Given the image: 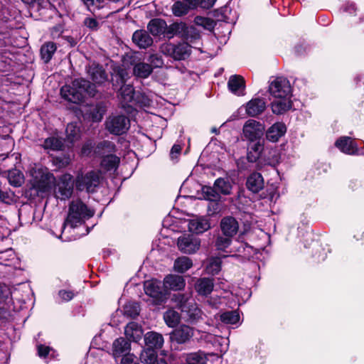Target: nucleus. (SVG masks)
<instances>
[{
	"label": "nucleus",
	"mask_w": 364,
	"mask_h": 364,
	"mask_svg": "<svg viewBox=\"0 0 364 364\" xmlns=\"http://www.w3.org/2000/svg\"><path fill=\"white\" fill-rule=\"evenodd\" d=\"M60 92L65 100L75 104L82 103L87 97L98 99L102 95L95 84L83 77L76 78L72 81L71 85L63 87Z\"/></svg>",
	"instance_id": "f257e3e1"
},
{
	"label": "nucleus",
	"mask_w": 364,
	"mask_h": 364,
	"mask_svg": "<svg viewBox=\"0 0 364 364\" xmlns=\"http://www.w3.org/2000/svg\"><path fill=\"white\" fill-rule=\"evenodd\" d=\"M94 215V210L90 209L80 199L72 201L69 205L68 215L63 224V228L65 229L67 225L75 228L85 225V220L92 218Z\"/></svg>",
	"instance_id": "f03ea898"
},
{
	"label": "nucleus",
	"mask_w": 364,
	"mask_h": 364,
	"mask_svg": "<svg viewBox=\"0 0 364 364\" xmlns=\"http://www.w3.org/2000/svg\"><path fill=\"white\" fill-rule=\"evenodd\" d=\"M110 82L114 91L120 92L121 95L125 100L132 98L134 88L131 85H127V81L129 78V74L124 65L113 64L111 65Z\"/></svg>",
	"instance_id": "7ed1b4c3"
},
{
	"label": "nucleus",
	"mask_w": 364,
	"mask_h": 364,
	"mask_svg": "<svg viewBox=\"0 0 364 364\" xmlns=\"http://www.w3.org/2000/svg\"><path fill=\"white\" fill-rule=\"evenodd\" d=\"M191 48L188 42L183 41L177 44L171 42L164 43L160 46L159 50L166 56L180 61L185 60L191 56Z\"/></svg>",
	"instance_id": "20e7f679"
},
{
	"label": "nucleus",
	"mask_w": 364,
	"mask_h": 364,
	"mask_svg": "<svg viewBox=\"0 0 364 364\" xmlns=\"http://www.w3.org/2000/svg\"><path fill=\"white\" fill-rule=\"evenodd\" d=\"M75 186L77 191H85L87 193H94L100 183V173L94 170L85 173H78L74 180Z\"/></svg>",
	"instance_id": "39448f33"
},
{
	"label": "nucleus",
	"mask_w": 364,
	"mask_h": 364,
	"mask_svg": "<svg viewBox=\"0 0 364 364\" xmlns=\"http://www.w3.org/2000/svg\"><path fill=\"white\" fill-rule=\"evenodd\" d=\"M144 288L145 294L152 299V303L154 305H162L168 299L170 291L164 287L163 282L158 279L146 281Z\"/></svg>",
	"instance_id": "423d86ee"
},
{
	"label": "nucleus",
	"mask_w": 364,
	"mask_h": 364,
	"mask_svg": "<svg viewBox=\"0 0 364 364\" xmlns=\"http://www.w3.org/2000/svg\"><path fill=\"white\" fill-rule=\"evenodd\" d=\"M265 132V125L255 119L246 121L242 128L244 137L250 142H255L258 139H263Z\"/></svg>",
	"instance_id": "0eeeda50"
},
{
	"label": "nucleus",
	"mask_w": 364,
	"mask_h": 364,
	"mask_svg": "<svg viewBox=\"0 0 364 364\" xmlns=\"http://www.w3.org/2000/svg\"><path fill=\"white\" fill-rule=\"evenodd\" d=\"M129 122L128 118L121 114L109 117L105 122V126L110 134L119 136L129 129Z\"/></svg>",
	"instance_id": "6e6552de"
},
{
	"label": "nucleus",
	"mask_w": 364,
	"mask_h": 364,
	"mask_svg": "<svg viewBox=\"0 0 364 364\" xmlns=\"http://www.w3.org/2000/svg\"><path fill=\"white\" fill-rule=\"evenodd\" d=\"M74 185L75 182L71 174L65 173L59 177L56 189L61 200H68L72 197Z\"/></svg>",
	"instance_id": "1a4fd4ad"
},
{
	"label": "nucleus",
	"mask_w": 364,
	"mask_h": 364,
	"mask_svg": "<svg viewBox=\"0 0 364 364\" xmlns=\"http://www.w3.org/2000/svg\"><path fill=\"white\" fill-rule=\"evenodd\" d=\"M268 90L274 98L289 97L291 93V86L287 79L277 77L270 83Z\"/></svg>",
	"instance_id": "9d476101"
},
{
	"label": "nucleus",
	"mask_w": 364,
	"mask_h": 364,
	"mask_svg": "<svg viewBox=\"0 0 364 364\" xmlns=\"http://www.w3.org/2000/svg\"><path fill=\"white\" fill-rule=\"evenodd\" d=\"M178 249L183 253L193 254L200 247V240L193 234L184 235L178 239Z\"/></svg>",
	"instance_id": "9b49d317"
},
{
	"label": "nucleus",
	"mask_w": 364,
	"mask_h": 364,
	"mask_svg": "<svg viewBox=\"0 0 364 364\" xmlns=\"http://www.w3.org/2000/svg\"><path fill=\"white\" fill-rule=\"evenodd\" d=\"M87 72L92 80V82L97 85H102L109 80L108 75L103 65L97 62H92L87 69Z\"/></svg>",
	"instance_id": "f8f14e48"
},
{
	"label": "nucleus",
	"mask_w": 364,
	"mask_h": 364,
	"mask_svg": "<svg viewBox=\"0 0 364 364\" xmlns=\"http://www.w3.org/2000/svg\"><path fill=\"white\" fill-rule=\"evenodd\" d=\"M193 329L187 325H181L169 333L171 342L183 344L188 342L193 336Z\"/></svg>",
	"instance_id": "ddd939ff"
},
{
	"label": "nucleus",
	"mask_w": 364,
	"mask_h": 364,
	"mask_svg": "<svg viewBox=\"0 0 364 364\" xmlns=\"http://www.w3.org/2000/svg\"><path fill=\"white\" fill-rule=\"evenodd\" d=\"M219 226L223 235L231 237L237 235L240 228L237 220L232 215L224 216L220 220Z\"/></svg>",
	"instance_id": "4468645a"
},
{
	"label": "nucleus",
	"mask_w": 364,
	"mask_h": 364,
	"mask_svg": "<svg viewBox=\"0 0 364 364\" xmlns=\"http://www.w3.org/2000/svg\"><path fill=\"white\" fill-rule=\"evenodd\" d=\"M246 188L253 194L259 193L264 188V180L262 173L255 171L247 176Z\"/></svg>",
	"instance_id": "2eb2a0df"
},
{
	"label": "nucleus",
	"mask_w": 364,
	"mask_h": 364,
	"mask_svg": "<svg viewBox=\"0 0 364 364\" xmlns=\"http://www.w3.org/2000/svg\"><path fill=\"white\" fill-rule=\"evenodd\" d=\"M287 131V127L283 122H277L265 129L264 134L267 141L276 143L285 135Z\"/></svg>",
	"instance_id": "dca6fc26"
},
{
	"label": "nucleus",
	"mask_w": 364,
	"mask_h": 364,
	"mask_svg": "<svg viewBox=\"0 0 364 364\" xmlns=\"http://www.w3.org/2000/svg\"><path fill=\"white\" fill-rule=\"evenodd\" d=\"M266 104L267 102L263 98H252L245 105V112L248 116L256 117L264 112L267 107Z\"/></svg>",
	"instance_id": "f3484780"
},
{
	"label": "nucleus",
	"mask_w": 364,
	"mask_h": 364,
	"mask_svg": "<svg viewBox=\"0 0 364 364\" xmlns=\"http://www.w3.org/2000/svg\"><path fill=\"white\" fill-rule=\"evenodd\" d=\"M55 178L52 173H43L40 178L36 176L34 180L33 187L41 193H47L52 188Z\"/></svg>",
	"instance_id": "a211bd4d"
},
{
	"label": "nucleus",
	"mask_w": 364,
	"mask_h": 364,
	"mask_svg": "<svg viewBox=\"0 0 364 364\" xmlns=\"http://www.w3.org/2000/svg\"><path fill=\"white\" fill-rule=\"evenodd\" d=\"M213 355L202 350H198L194 352L183 353L182 359L185 364H208V357Z\"/></svg>",
	"instance_id": "6ab92c4d"
},
{
	"label": "nucleus",
	"mask_w": 364,
	"mask_h": 364,
	"mask_svg": "<svg viewBox=\"0 0 364 364\" xmlns=\"http://www.w3.org/2000/svg\"><path fill=\"white\" fill-rule=\"evenodd\" d=\"M334 145L341 152L348 155L355 154L358 150L356 142L350 136L339 137Z\"/></svg>",
	"instance_id": "aec40b11"
},
{
	"label": "nucleus",
	"mask_w": 364,
	"mask_h": 364,
	"mask_svg": "<svg viewBox=\"0 0 364 364\" xmlns=\"http://www.w3.org/2000/svg\"><path fill=\"white\" fill-rule=\"evenodd\" d=\"M130 350L131 343L125 337H119L112 343V355L115 359L129 353Z\"/></svg>",
	"instance_id": "412c9836"
},
{
	"label": "nucleus",
	"mask_w": 364,
	"mask_h": 364,
	"mask_svg": "<svg viewBox=\"0 0 364 364\" xmlns=\"http://www.w3.org/2000/svg\"><path fill=\"white\" fill-rule=\"evenodd\" d=\"M211 228L210 220L207 217H199L190 220L188 230L193 234H202Z\"/></svg>",
	"instance_id": "4be33fe9"
},
{
	"label": "nucleus",
	"mask_w": 364,
	"mask_h": 364,
	"mask_svg": "<svg viewBox=\"0 0 364 364\" xmlns=\"http://www.w3.org/2000/svg\"><path fill=\"white\" fill-rule=\"evenodd\" d=\"M139 359L144 364H167L163 358H159L157 350L144 348L140 353Z\"/></svg>",
	"instance_id": "5701e85b"
},
{
	"label": "nucleus",
	"mask_w": 364,
	"mask_h": 364,
	"mask_svg": "<svg viewBox=\"0 0 364 364\" xmlns=\"http://www.w3.org/2000/svg\"><path fill=\"white\" fill-rule=\"evenodd\" d=\"M116 151L117 146L114 142L109 140H102L97 144L95 143L94 156L102 159L107 154L115 153Z\"/></svg>",
	"instance_id": "b1692460"
},
{
	"label": "nucleus",
	"mask_w": 364,
	"mask_h": 364,
	"mask_svg": "<svg viewBox=\"0 0 364 364\" xmlns=\"http://www.w3.org/2000/svg\"><path fill=\"white\" fill-rule=\"evenodd\" d=\"M292 106L293 102L290 100L289 96L284 97H277L273 102H271V108L272 112L277 115L284 114L291 109Z\"/></svg>",
	"instance_id": "393cba45"
},
{
	"label": "nucleus",
	"mask_w": 364,
	"mask_h": 364,
	"mask_svg": "<svg viewBox=\"0 0 364 364\" xmlns=\"http://www.w3.org/2000/svg\"><path fill=\"white\" fill-rule=\"evenodd\" d=\"M163 284L168 291L170 290L179 291L185 287L186 281L183 276L168 274L164 279Z\"/></svg>",
	"instance_id": "a878e982"
},
{
	"label": "nucleus",
	"mask_w": 364,
	"mask_h": 364,
	"mask_svg": "<svg viewBox=\"0 0 364 364\" xmlns=\"http://www.w3.org/2000/svg\"><path fill=\"white\" fill-rule=\"evenodd\" d=\"M144 341L146 348L157 350L163 347L164 340L162 334L156 331H149L144 336Z\"/></svg>",
	"instance_id": "bb28decb"
},
{
	"label": "nucleus",
	"mask_w": 364,
	"mask_h": 364,
	"mask_svg": "<svg viewBox=\"0 0 364 364\" xmlns=\"http://www.w3.org/2000/svg\"><path fill=\"white\" fill-rule=\"evenodd\" d=\"M81 137L80 127L76 122L68 124L65 129V138L63 139L68 147L73 146L74 144Z\"/></svg>",
	"instance_id": "cd10ccee"
},
{
	"label": "nucleus",
	"mask_w": 364,
	"mask_h": 364,
	"mask_svg": "<svg viewBox=\"0 0 364 364\" xmlns=\"http://www.w3.org/2000/svg\"><path fill=\"white\" fill-rule=\"evenodd\" d=\"M214 279L212 277H200L195 284L197 293L203 296H208L213 291Z\"/></svg>",
	"instance_id": "c85d7f7f"
},
{
	"label": "nucleus",
	"mask_w": 364,
	"mask_h": 364,
	"mask_svg": "<svg viewBox=\"0 0 364 364\" xmlns=\"http://www.w3.org/2000/svg\"><path fill=\"white\" fill-rule=\"evenodd\" d=\"M228 87L233 94L242 96L245 95V80L242 75H233L228 82Z\"/></svg>",
	"instance_id": "c756f323"
},
{
	"label": "nucleus",
	"mask_w": 364,
	"mask_h": 364,
	"mask_svg": "<svg viewBox=\"0 0 364 364\" xmlns=\"http://www.w3.org/2000/svg\"><path fill=\"white\" fill-rule=\"evenodd\" d=\"M187 29L188 25L185 22H173L169 26L167 25L165 38L170 40L176 36L183 39V35H187Z\"/></svg>",
	"instance_id": "7c9ffc66"
},
{
	"label": "nucleus",
	"mask_w": 364,
	"mask_h": 364,
	"mask_svg": "<svg viewBox=\"0 0 364 364\" xmlns=\"http://www.w3.org/2000/svg\"><path fill=\"white\" fill-rule=\"evenodd\" d=\"M147 29L154 36H161L163 35L165 38V33L167 29L166 21L163 18H152L147 24Z\"/></svg>",
	"instance_id": "2f4dec72"
},
{
	"label": "nucleus",
	"mask_w": 364,
	"mask_h": 364,
	"mask_svg": "<svg viewBox=\"0 0 364 364\" xmlns=\"http://www.w3.org/2000/svg\"><path fill=\"white\" fill-rule=\"evenodd\" d=\"M132 41L140 48H147L153 44V39L145 30H136L132 35Z\"/></svg>",
	"instance_id": "473e14b6"
},
{
	"label": "nucleus",
	"mask_w": 364,
	"mask_h": 364,
	"mask_svg": "<svg viewBox=\"0 0 364 364\" xmlns=\"http://www.w3.org/2000/svg\"><path fill=\"white\" fill-rule=\"evenodd\" d=\"M124 333L126 338L131 341L138 343L142 338L143 331L137 323L134 322L129 323L125 328Z\"/></svg>",
	"instance_id": "72a5a7b5"
},
{
	"label": "nucleus",
	"mask_w": 364,
	"mask_h": 364,
	"mask_svg": "<svg viewBox=\"0 0 364 364\" xmlns=\"http://www.w3.org/2000/svg\"><path fill=\"white\" fill-rule=\"evenodd\" d=\"M120 164V158L114 153L107 154L100 161V166L106 171H116Z\"/></svg>",
	"instance_id": "f704fd0d"
},
{
	"label": "nucleus",
	"mask_w": 364,
	"mask_h": 364,
	"mask_svg": "<svg viewBox=\"0 0 364 364\" xmlns=\"http://www.w3.org/2000/svg\"><path fill=\"white\" fill-rule=\"evenodd\" d=\"M213 185L220 196H229L232 193L233 186L228 178L219 177L215 179Z\"/></svg>",
	"instance_id": "c9c22d12"
},
{
	"label": "nucleus",
	"mask_w": 364,
	"mask_h": 364,
	"mask_svg": "<svg viewBox=\"0 0 364 364\" xmlns=\"http://www.w3.org/2000/svg\"><path fill=\"white\" fill-rule=\"evenodd\" d=\"M57 50L56 44L54 42L48 41L43 43L40 49V55L45 63H48Z\"/></svg>",
	"instance_id": "e433bc0d"
},
{
	"label": "nucleus",
	"mask_w": 364,
	"mask_h": 364,
	"mask_svg": "<svg viewBox=\"0 0 364 364\" xmlns=\"http://www.w3.org/2000/svg\"><path fill=\"white\" fill-rule=\"evenodd\" d=\"M153 72L151 64L146 63H137L133 67V73L138 78H147Z\"/></svg>",
	"instance_id": "4c0bfd02"
},
{
	"label": "nucleus",
	"mask_w": 364,
	"mask_h": 364,
	"mask_svg": "<svg viewBox=\"0 0 364 364\" xmlns=\"http://www.w3.org/2000/svg\"><path fill=\"white\" fill-rule=\"evenodd\" d=\"M65 143L64 139L61 137L49 136L44 140L43 147L45 149L53 151H63Z\"/></svg>",
	"instance_id": "58836bf2"
},
{
	"label": "nucleus",
	"mask_w": 364,
	"mask_h": 364,
	"mask_svg": "<svg viewBox=\"0 0 364 364\" xmlns=\"http://www.w3.org/2000/svg\"><path fill=\"white\" fill-rule=\"evenodd\" d=\"M164 319L168 327L174 328L180 323L181 315L177 311L173 309H169L164 312Z\"/></svg>",
	"instance_id": "ea45409f"
},
{
	"label": "nucleus",
	"mask_w": 364,
	"mask_h": 364,
	"mask_svg": "<svg viewBox=\"0 0 364 364\" xmlns=\"http://www.w3.org/2000/svg\"><path fill=\"white\" fill-rule=\"evenodd\" d=\"M222 268V259L219 257H212L205 267L207 274L215 276L218 274Z\"/></svg>",
	"instance_id": "a19ab883"
},
{
	"label": "nucleus",
	"mask_w": 364,
	"mask_h": 364,
	"mask_svg": "<svg viewBox=\"0 0 364 364\" xmlns=\"http://www.w3.org/2000/svg\"><path fill=\"white\" fill-rule=\"evenodd\" d=\"M107 112V105L105 102L96 103L91 111L92 120L94 122H100Z\"/></svg>",
	"instance_id": "79ce46f5"
},
{
	"label": "nucleus",
	"mask_w": 364,
	"mask_h": 364,
	"mask_svg": "<svg viewBox=\"0 0 364 364\" xmlns=\"http://www.w3.org/2000/svg\"><path fill=\"white\" fill-rule=\"evenodd\" d=\"M311 254L316 262H323L327 257L326 250L320 241L314 243V246L311 247Z\"/></svg>",
	"instance_id": "37998d69"
},
{
	"label": "nucleus",
	"mask_w": 364,
	"mask_h": 364,
	"mask_svg": "<svg viewBox=\"0 0 364 364\" xmlns=\"http://www.w3.org/2000/svg\"><path fill=\"white\" fill-rule=\"evenodd\" d=\"M181 307V311L187 312L188 319L191 322L197 321L201 317V310L196 306V304L188 306H186V304H182Z\"/></svg>",
	"instance_id": "c03bdc74"
},
{
	"label": "nucleus",
	"mask_w": 364,
	"mask_h": 364,
	"mask_svg": "<svg viewBox=\"0 0 364 364\" xmlns=\"http://www.w3.org/2000/svg\"><path fill=\"white\" fill-rule=\"evenodd\" d=\"M193 266L192 260L187 257H181L174 262L173 268L179 273H184Z\"/></svg>",
	"instance_id": "a18cd8bd"
},
{
	"label": "nucleus",
	"mask_w": 364,
	"mask_h": 364,
	"mask_svg": "<svg viewBox=\"0 0 364 364\" xmlns=\"http://www.w3.org/2000/svg\"><path fill=\"white\" fill-rule=\"evenodd\" d=\"M202 195L205 200H221V196L215 188V186H203L201 188Z\"/></svg>",
	"instance_id": "49530a36"
},
{
	"label": "nucleus",
	"mask_w": 364,
	"mask_h": 364,
	"mask_svg": "<svg viewBox=\"0 0 364 364\" xmlns=\"http://www.w3.org/2000/svg\"><path fill=\"white\" fill-rule=\"evenodd\" d=\"M233 237L225 236L222 233L218 235L215 240V247L216 250L222 252H226V250L231 245Z\"/></svg>",
	"instance_id": "de8ad7c7"
},
{
	"label": "nucleus",
	"mask_w": 364,
	"mask_h": 364,
	"mask_svg": "<svg viewBox=\"0 0 364 364\" xmlns=\"http://www.w3.org/2000/svg\"><path fill=\"white\" fill-rule=\"evenodd\" d=\"M192 9L183 1H177L172 6V12L175 16L181 17L186 15Z\"/></svg>",
	"instance_id": "09e8293b"
},
{
	"label": "nucleus",
	"mask_w": 364,
	"mask_h": 364,
	"mask_svg": "<svg viewBox=\"0 0 364 364\" xmlns=\"http://www.w3.org/2000/svg\"><path fill=\"white\" fill-rule=\"evenodd\" d=\"M194 23L196 25L202 26L210 31H213L216 26V22L213 19L200 16H196L195 17Z\"/></svg>",
	"instance_id": "8fccbe9b"
},
{
	"label": "nucleus",
	"mask_w": 364,
	"mask_h": 364,
	"mask_svg": "<svg viewBox=\"0 0 364 364\" xmlns=\"http://www.w3.org/2000/svg\"><path fill=\"white\" fill-rule=\"evenodd\" d=\"M124 315L132 319L136 318L140 313V305L138 302H129L124 307Z\"/></svg>",
	"instance_id": "3c124183"
},
{
	"label": "nucleus",
	"mask_w": 364,
	"mask_h": 364,
	"mask_svg": "<svg viewBox=\"0 0 364 364\" xmlns=\"http://www.w3.org/2000/svg\"><path fill=\"white\" fill-rule=\"evenodd\" d=\"M220 320L225 324H236L240 320L237 311H228L220 314Z\"/></svg>",
	"instance_id": "603ef678"
},
{
	"label": "nucleus",
	"mask_w": 364,
	"mask_h": 364,
	"mask_svg": "<svg viewBox=\"0 0 364 364\" xmlns=\"http://www.w3.org/2000/svg\"><path fill=\"white\" fill-rule=\"evenodd\" d=\"M87 9L96 16V12L103 9L106 2L105 0H82Z\"/></svg>",
	"instance_id": "864d4df0"
},
{
	"label": "nucleus",
	"mask_w": 364,
	"mask_h": 364,
	"mask_svg": "<svg viewBox=\"0 0 364 364\" xmlns=\"http://www.w3.org/2000/svg\"><path fill=\"white\" fill-rule=\"evenodd\" d=\"M188 6L192 9H195L197 7H200L205 9H209L213 6L216 0H183Z\"/></svg>",
	"instance_id": "5fc2aeb1"
},
{
	"label": "nucleus",
	"mask_w": 364,
	"mask_h": 364,
	"mask_svg": "<svg viewBox=\"0 0 364 364\" xmlns=\"http://www.w3.org/2000/svg\"><path fill=\"white\" fill-rule=\"evenodd\" d=\"M187 35H183V40L186 42L194 43L196 41L200 38L199 31L193 26H188Z\"/></svg>",
	"instance_id": "6e6d98bb"
},
{
	"label": "nucleus",
	"mask_w": 364,
	"mask_h": 364,
	"mask_svg": "<svg viewBox=\"0 0 364 364\" xmlns=\"http://www.w3.org/2000/svg\"><path fill=\"white\" fill-rule=\"evenodd\" d=\"M302 242L306 248H311L314 246L315 242H318L320 240L315 239V234L313 230L310 229L306 231L302 235Z\"/></svg>",
	"instance_id": "4d7b16f0"
},
{
	"label": "nucleus",
	"mask_w": 364,
	"mask_h": 364,
	"mask_svg": "<svg viewBox=\"0 0 364 364\" xmlns=\"http://www.w3.org/2000/svg\"><path fill=\"white\" fill-rule=\"evenodd\" d=\"M8 180L11 186L19 187L23 183V176L20 171L15 169L9 172Z\"/></svg>",
	"instance_id": "13d9d810"
},
{
	"label": "nucleus",
	"mask_w": 364,
	"mask_h": 364,
	"mask_svg": "<svg viewBox=\"0 0 364 364\" xmlns=\"http://www.w3.org/2000/svg\"><path fill=\"white\" fill-rule=\"evenodd\" d=\"M95 142L93 139H87L82 146L80 154L83 156H94Z\"/></svg>",
	"instance_id": "bf43d9fd"
},
{
	"label": "nucleus",
	"mask_w": 364,
	"mask_h": 364,
	"mask_svg": "<svg viewBox=\"0 0 364 364\" xmlns=\"http://www.w3.org/2000/svg\"><path fill=\"white\" fill-rule=\"evenodd\" d=\"M77 294V292L66 289H60L58 292V296L63 302H68L71 301Z\"/></svg>",
	"instance_id": "052dcab7"
},
{
	"label": "nucleus",
	"mask_w": 364,
	"mask_h": 364,
	"mask_svg": "<svg viewBox=\"0 0 364 364\" xmlns=\"http://www.w3.org/2000/svg\"><path fill=\"white\" fill-rule=\"evenodd\" d=\"M83 23L91 31H97L100 28V23L95 18L86 17L84 19Z\"/></svg>",
	"instance_id": "680f3d73"
},
{
	"label": "nucleus",
	"mask_w": 364,
	"mask_h": 364,
	"mask_svg": "<svg viewBox=\"0 0 364 364\" xmlns=\"http://www.w3.org/2000/svg\"><path fill=\"white\" fill-rule=\"evenodd\" d=\"M220 200H210L208 205V211L210 215H217L220 212Z\"/></svg>",
	"instance_id": "e2e57ef3"
},
{
	"label": "nucleus",
	"mask_w": 364,
	"mask_h": 364,
	"mask_svg": "<svg viewBox=\"0 0 364 364\" xmlns=\"http://www.w3.org/2000/svg\"><path fill=\"white\" fill-rule=\"evenodd\" d=\"M264 139H258L255 141L253 144L249 146L248 149L261 156V154L264 150Z\"/></svg>",
	"instance_id": "0e129e2a"
},
{
	"label": "nucleus",
	"mask_w": 364,
	"mask_h": 364,
	"mask_svg": "<svg viewBox=\"0 0 364 364\" xmlns=\"http://www.w3.org/2000/svg\"><path fill=\"white\" fill-rule=\"evenodd\" d=\"M52 348L49 346L43 344H39L37 346L38 355L40 358H46L50 353Z\"/></svg>",
	"instance_id": "69168bd1"
},
{
	"label": "nucleus",
	"mask_w": 364,
	"mask_h": 364,
	"mask_svg": "<svg viewBox=\"0 0 364 364\" xmlns=\"http://www.w3.org/2000/svg\"><path fill=\"white\" fill-rule=\"evenodd\" d=\"M120 364H138L137 358L132 353H127L122 356Z\"/></svg>",
	"instance_id": "338daca9"
},
{
	"label": "nucleus",
	"mask_w": 364,
	"mask_h": 364,
	"mask_svg": "<svg viewBox=\"0 0 364 364\" xmlns=\"http://www.w3.org/2000/svg\"><path fill=\"white\" fill-rule=\"evenodd\" d=\"M149 60L154 65L155 68H161L164 65V61L161 57L156 54L150 55Z\"/></svg>",
	"instance_id": "774afa93"
}]
</instances>
